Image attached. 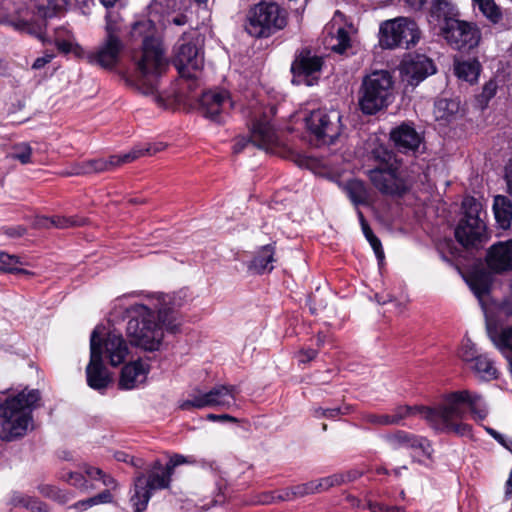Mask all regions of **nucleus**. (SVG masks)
<instances>
[{
    "instance_id": "obj_45",
    "label": "nucleus",
    "mask_w": 512,
    "mask_h": 512,
    "mask_svg": "<svg viewBox=\"0 0 512 512\" xmlns=\"http://www.w3.org/2000/svg\"><path fill=\"white\" fill-rule=\"evenodd\" d=\"M31 497V495H27L19 491H14L9 497L8 505L14 508L22 507L28 509Z\"/></svg>"
},
{
    "instance_id": "obj_55",
    "label": "nucleus",
    "mask_w": 512,
    "mask_h": 512,
    "mask_svg": "<svg viewBox=\"0 0 512 512\" xmlns=\"http://www.w3.org/2000/svg\"><path fill=\"white\" fill-rule=\"evenodd\" d=\"M368 242L371 245L378 261L381 263L384 260V251L382 248L381 241L377 237H374L372 239H369Z\"/></svg>"
},
{
    "instance_id": "obj_58",
    "label": "nucleus",
    "mask_w": 512,
    "mask_h": 512,
    "mask_svg": "<svg viewBox=\"0 0 512 512\" xmlns=\"http://www.w3.org/2000/svg\"><path fill=\"white\" fill-rule=\"evenodd\" d=\"M497 85L493 81H489L485 84L483 91H482V97L488 101L490 100L495 94H496Z\"/></svg>"
},
{
    "instance_id": "obj_41",
    "label": "nucleus",
    "mask_w": 512,
    "mask_h": 512,
    "mask_svg": "<svg viewBox=\"0 0 512 512\" xmlns=\"http://www.w3.org/2000/svg\"><path fill=\"white\" fill-rule=\"evenodd\" d=\"M333 40H335V43L331 44V49L337 53H343L349 47L350 38L348 32L342 26L336 28V35L332 37Z\"/></svg>"
},
{
    "instance_id": "obj_57",
    "label": "nucleus",
    "mask_w": 512,
    "mask_h": 512,
    "mask_svg": "<svg viewBox=\"0 0 512 512\" xmlns=\"http://www.w3.org/2000/svg\"><path fill=\"white\" fill-rule=\"evenodd\" d=\"M33 226L38 229H49L53 227L52 217L37 216L34 219Z\"/></svg>"
},
{
    "instance_id": "obj_21",
    "label": "nucleus",
    "mask_w": 512,
    "mask_h": 512,
    "mask_svg": "<svg viewBox=\"0 0 512 512\" xmlns=\"http://www.w3.org/2000/svg\"><path fill=\"white\" fill-rule=\"evenodd\" d=\"M390 140L399 152L414 154L419 151L423 136L412 125L403 123L391 130Z\"/></svg>"
},
{
    "instance_id": "obj_20",
    "label": "nucleus",
    "mask_w": 512,
    "mask_h": 512,
    "mask_svg": "<svg viewBox=\"0 0 512 512\" xmlns=\"http://www.w3.org/2000/svg\"><path fill=\"white\" fill-rule=\"evenodd\" d=\"M123 48L122 41H112L104 38L97 48L87 53L86 59L92 65L111 70L119 62Z\"/></svg>"
},
{
    "instance_id": "obj_17",
    "label": "nucleus",
    "mask_w": 512,
    "mask_h": 512,
    "mask_svg": "<svg viewBox=\"0 0 512 512\" xmlns=\"http://www.w3.org/2000/svg\"><path fill=\"white\" fill-rule=\"evenodd\" d=\"M173 64L181 77L195 78V73L203 66V59L196 44L185 42L183 37L176 46Z\"/></svg>"
},
{
    "instance_id": "obj_26",
    "label": "nucleus",
    "mask_w": 512,
    "mask_h": 512,
    "mask_svg": "<svg viewBox=\"0 0 512 512\" xmlns=\"http://www.w3.org/2000/svg\"><path fill=\"white\" fill-rule=\"evenodd\" d=\"M148 372L149 367L141 360L126 364L121 371L119 387L124 390L135 388L138 384L145 381Z\"/></svg>"
},
{
    "instance_id": "obj_54",
    "label": "nucleus",
    "mask_w": 512,
    "mask_h": 512,
    "mask_svg": "<svg viewBox=\"0 0 512 512\" xmlns=\"http://www.w3.org/2000/svg\"><path fill=\"white\" fill-rule=\"evenodd\" d=\"M277 502V497L274 492H265L260 494L256 500H254V503L261 504V505H268L272 503Z\"/></svg>"
},
{
    "instance_id": "obj_31",
    "label": "nucleus",
    "mask_w": 512,
    "mask_h": 512,
    "mask_svg": "<svg viewBox=\"0 0 512 512\" xmlns=\"http://www.w3.org/2000/svg\"><path fill=\"white\" fill-rule=\"evenodd\" d=\"M344 191L356 207L359 205H369L371 202L370 191L361 180H349L344 186Z\"/></svg>"
},
{
    "instance_id": "obj_8",
    "label": "nucleus",
    "mask_w": 512,
    "mask_h": 512,
    "mask_svg": "<svg viewBox=\"0 0 512 512\" xmlns=\"http://www.w3.org/2000/svg\"><path fill=\"white\" fill-rule=\"evenodd\" d=\"M287 13L274 2H260L250 9L245 29L255 38H266L283 29Z\"/></svg>"
},
{
    "instance_id": "obj_62",
    "label": "nucleus",
    "mask_w": 512,
    "mask_h": 512,
    "mask_svg": "<svg viewBox=\"0 0 512 512\" xmlns=\"http://www.w3.org/2000/svg\"><path fill=\"white\" fill-rule=\"evenodd\" d=\"M99 480L108 488L116 489L117 481L111 476L102 471V474L99 476Z\"/></svg>"
},
{
    "instance_id": "obj_42",
    "label": "nucleus",
    "mask_w": 512,
    "mask_h": 512,
    "mask_svg": "<svg viewBox=\"0 0 512 512\" xmlns=\"http://www.w3.org/2000/svg\"><path fill=\"white\" fill-rule=\"evenodd\" d=\"M10 158L20 161L22 164L31 163L32 148L27 143H19L13 146Z\"/></svg>"
},
{
    "instance_id": "obj_25",
    "label": "nucleus",
    "mask_w": 512,
    "mask_h": 512,
    "mask_svg": "<svg viewBox=\"0 0 512 512\" xmlns=\"http://www.w3.org/2000/svg\"><path fill=\"white\" fill-rule=\"evenodd\" d=\"M459 12L453 3L448 0H434L429 11V23L435 26L450 25L458 19Z\"/></svg>"
},
{
    "instance_id": "obj_24",
    "label": "nucleus",
    "mask_w": 512,
    "mask_h": 512,
    "mask_svg": "<svg viewBox=\"0 0 512 512\" xmlns=\"http://www.w3.org/2000/svg\"><path fill=\"white\" fill-rule=\"evenodd\" d=\"M386 439L392 449H419L427 458H431L432 456L433 448L431 442L423 436H418L403 430H398L387 435Z\"/></svg>"
},
{
    "instance_id": "obj_30",
    "label": "nucleus",
    "mask_w": 512,
    "mask_h": 512,
    "mask_svg": "<svg viewBox=\"0 0 512 512\" xmlns=\"http://www.w3.org/2000/svg\"><path fill=\"white\" fill-rule=\"evenodd\" d=\"M274 254L275 248L273 245L268 244L262 246L250 262L248 266L249 269L257 274L272 271L274 268L273 263L275 262Z\"/></svg>"
},
{
    "instance_id": "obj_19",
    "label": "nucleus",
    "mask_w": 512,
    "mask_h": 512,
    "mask_svg": "<svg viewBox=\"0 0 512 512\" xmlns=\"http://www.w3.org/2000/svg\"><path fill=\"white\" fill-rule=\"evenodd\" d=\"M276 141L273 126L266 120H258L253 124L250 138L238 137L233 146L235 154L241 153L246 147L252 145L260 149H268Z\"/></svg>"
},
{
    "instance_id": "obj_44",
    "label": "nucleus",
    "mask_w": 512,
    "mask_h": 512,
    "mask_svg": "<svg viewBox=\"0 0 512 512\" xmlns=\"http://www.w3.org/2000/svg\"><path fill=\"white\" fill-rule=\"evenodd\" d=\"M480 355L475 344L470 339L463 341L459 352V356L463 361L473 364Z\"/></svg>"
},
{
    "instance_id": "obj_61",
    "label": "nucleus",
    "mask_w": 512,
    "mask_h": 512,
    "mask_svg": "<svg viewBox=\"0 0 512 512\" xmlns=\"http://www.w3.org/2000/svg\"><path fill=\"white\" fill-rule=\"evenodd\" d=\"M53 58L52 54H45L42 57H38L32 64V68L35 70L43 68L46 64L50 63Z\"/></svg>"
},
{
    "instance_id": "obj_5",
    "label": "nucleus",
    "mask_w": 512,
    "mask_h": 512,
    "mask_svg": "<svg viewBox=\"0 0 512 512\" xmlns=\"http://www.w3.org/2000/svg\"><path fill=\"white\" fill-rule=\"evenodd\" d=\"M38 389H24L0 403V438L12 441L23 437L32 425V412L40 406Z\"/></svg>"
},
{
    "instance_id": "obj_43",
    "label": "nucleus",
    "mask_w": 512,
    "mask_h": 512,
    "mask_svg": "<svg viewBox=\"0 0 512 512\" xmlns=\"http://www.w3.org/2000/svg\"><path fill=\"white\" fill-rule=\"evenodd\" d=\"M52 224L54 228L66 229L70 227L82 226L86 224L85 218L78 216L65 217V216H53Z\"/></svg>"
},
{
    "instance_id": "obj_64",
    "label": "nucleus",
    "mask_w": 512,
    "mask_h": 512,
    "mask_svg": "<svg viewBox=\"0 0 512 512\" xmlns=\"http://www.w3.org/2000/svg\"><path fill=\"white\" fill-rule=\"evenodd\" d=\"M277 502L278 501H292L294 500V496L292 494V488H286L276 494Z\"/></svg>"
},
{
    "instance_id": "obj_50",
    "label": "nucleus",
    "mask_w": 512,
    "mask_h": 512,
    "mask_svg": "<svg viewBox=\"0 0 512 512\" xmlns=\"http://www.w3.org/2000/svg\"><path fill=\"white\" fill-rule=\"evenodd\" d=\"M363 420L374 425L390 426L389 414L367 413L363 415Z\"/></svg>"
},
{
    "instance_id": "obj_35",
    "label": "nucleus",
    "mask_w": 512,
    "mask_h": 512,
    "mask_svg": "<svg viewBox=\"0 0 512 512\" xmlns=\"http://www.w3.org/2000/svg\"><path fill=\"white\" fill-rule=\"evenodd\" d=\"M460 108L459 101L455 99H438L434 105V115L437 120H450L458 113Z\"/></svg>"
},
{
    "instance_id": "obj_22",
    "label": "nucleus",
    "mask_w": 512,
    "mask_h": 512,
    "mask_svg": "<svg viewBox=\"0 0 512 512\" xmlns=\"http://www.w3.org/2000/svg\"><path fill=\"white\" fill-rule=\"evenodd\" d=\"M96 330L98 331L97 328ZM96 341L101 347L102 355L105 354L112 366H118L125 361L129 348L121 334L109 332L103 341L97 334Z\"/></svg>"
},
{
    "instance_id": "obj_49",
    "label": "nucleus",
    "mask_w": 512,
    "mask_h": 512,
    "mask_svg": "<svg viewBox=\"0 0 512 512\" xmlns=\"http://www.w3.org/2000/svg\"><path fill=\"white\" fill-rule=\"evenodd\" d=\"M194 460H192L190 457L183 456L181 454H174L170 457L168 463L166 464V468L169 470V472L173 475L174 469L182 464H191Z\"/></svg>"
},
{
    "instance_id": "obj_63",
    "label": "nucleus",
    "mask_w": 512,
    "mask_h": 512,
    "mask_svg": "<svg viewBox=\"0 0 512 512\" xmlns=\"http://www.w3.org/2000/svg\"><path fill=\"white\" fill-rule=\"evenodd\" d=\"M505 179L507 183L508 193L512 196V158L509 160L505 168Z\"/></svg>"
},
{
    "instance_id": "obj_59",
    "label": "nucleus",
    "mask_w": 512,
    "mask_h": 512,
    "mask_svg": "<svg viewBox=\"0 0 512 512\" xmlns=\"http://www.w3.org/2000/svg\"><path fill=\"white\" fill-rule=\"evenodd\" d=\"M96 505L98 504H106L111 503L113 500V496L109 489L102 491L101 493L94 496Z\"/></svg>"
},
{
    "instance_id": "obj_10",
    "label": "nucleus",
    "mask_w": 512,
    "mask_h": 512,
    "mask_svg": "<svg viewBox=\"0 0 512 512\" xmlns=\"http://www.w3.org/2000/svg\"><path fill=\"white\" fill-rule=\"evenodd\" d=\"M420 38V31L415 21L400 17L385 21L380 26L379 43L383 48H406L414 45Z\"/></svg>"
},
{
    "instance_id": "obj_40",
    "label": "nucleus",
    "mask_w": 512,
    "mask_h": 512,
    "mask_svg": "<svg viewBox=\"0 0 512 512\" xmlns=\"http://www.w3.org/2000/svg\"><path fill=\"white\" fill-rule=\"evenodd\" d=\"M18 264H20V261L17 256L0 252V271L8 273H26V271L17 267Z\"/></svg>"
},
{
    "instance_id": "obj_3",
    "label": "nucleus",
    "mask_w": 512,
    "mask_h": 512,
    "mask_svg": "<svg viewBox=\"0 0 512 512\" xmlns=\"http://www.w3.org/2000/svg\"><path fill=\"white\" fill-rule=\"evenodd\" d=\"M126 313L129 318L126 333L130 343L149 352L159 350L164 330L177 333L181 326L174 297L169 294L147 296L144 302L128 307Z\"/></svg>"
},
{
    "instance_id": "obj_12",
    "label": "nucleus",
    "mask_w": 512,
    "mask_h": 512,
    "mask_svg": "<svg viewBox=\"0 0 512 512\" xmlns=\"http://www.w3.org/2000/svg\"><path fill=\"white\" fill-rule=\"evenodd\" d=\"M308 130L323 144H332L342 131L341 114L338 110L318 109L306 117Z\"/></svg>"
},
{
    "instance_id": "obj_53",
    "label": "nucleus",
    "mask_w": 512,
    "mask_h": 512,
    "mask_svg": "<svg viewBox=\"0 0 512 512\" xmlns=\"http://www.w3.org/2000/svg\"><path fill=\"white\" fill-rule=\"evenodd\" d=\"M115 458L119 462H125L128 463L136 468H141L142 464L140 463V460L135 459L134 457L128 455L125 452L118 451L115 453Z\"/></svg>"
},
{
    "instance_id": "obj_52",
    "label": "nucleus",
    "mask_w": 512,
    "mask_h": 512,
    "mask_svg": "<svg viewBox=\"0 0 512 512\" xmlns=\"http://www.w3.org/2000/svg\"><path fill=\"white\" fill-rule=\"evenodd\" d=\"M338 475L342 478L341 485L357 480L363 475V472L358 469H352L345 472H340Z\"/></svg>"
},
{
    "instance_id": "obj_7",
    "label": "nucleus",
    "mask_w": 512,
    "mask_h": 512,
    "mask_svg": "<svg viewBox=\"0 0 512 512\" xmlns=\"http://www.w3.org/2000/svg\"><path fill=\"white\" fill-rule=\"evenodd\" d=\"M163 149L164 146L162 144H149L144 148L136 147L130 152L122 155H111L108 159L97 158L82 162H75L71 164L67 170L63 171L62 174L65 176H80L93 173L111 172L123 164L130 163L145 155L152 156Z\"/></svg>"
},
{
    "instance_id": "obj_51",
    "label": "nucleus",
    "mask_w": 512,
    "mask_h": 512,
    "mask_svg": "<svg viewBox=\"0 0 512 512\" xmlns=\"http://www.w3.org/2000/svg\"><path fill=\"white\" fill-rule=\"evenodd\" d=\"M485 430L489 435H491L498 443H500L502 446H504L507 450L512 452V440H506L504 435L497 432L493 428L485 427Z\"/></svg>"
},
{
    "instance_id": "obj_9",
    "label": "nucleus",
    "mask_w": 512,
    "mask_h": 512,
    "mask_svg": "<svg viewBox=\"0 0 512 512\" xmlns=\"http://www.w3.org/2000/svg\"><path fill=\"white\" fill-rule=\"evenodd\" d=\"M172 474L160 461H155L147 475L140 473L133 482L130 502L135 512L146 510L148 503L156 490L170 487Z\"/></svg>"
},
{
    "instance_id": "obj_32",
    "label": "nucleus",
    "mask_w": 512,
    "mask_h": 512,
    "mask_svg": "<svg viewBox=\"0 0 512 512\" xmlns=\"http://www.w3.org/2000/svg\"><path fill=\"white\" fill-rule=\"evenodd\" d=\"M462 209L464 216L460 221L476 224V231L482 230V223H484L480 217L482 204L476 198L468 196L462 201ZM478 233L476 232V234Z\"/></svg>"
},
{
    "instance_id": "obj_38",
    "label": "nucleus",
    "mask_w": 512,
    "mask_h": 512,
    "mask_svg": "<svg viewBox=\"0 0 512 512\" xmlns=\"http://www.w3.org/2000/svg\"><path fill=\"white\" fill-rule=\"evenodd\" d=\"M350 411H351L350 405H344V406L335 407V408L318 407L313 410V416L315 418L337 419L341 415L349 414Z\"/></svg>"
},
{
    "instance_id": "obj_34",
    "label": "nucleus",
    "mask_w": 512,
    "mask_h": 512,
    "mask_svg": "<svg viewBox=\"0 0 512 512\" xmlns=\"http://www.w3.org/2000/svg\"><path fill=\"white\" fill-rule=\"evenodd\" d=\"M455 74L459 79L473 83L480 74V63L475 59L458 62L455 64Z\"/></svg>"
},
{
    "instance_id": "obj_13",
    "label": "nucleus",
    "mask_w": 512,
    "mask_h": 512,
    "mask_svg": "<svg viewBox=\"0 0 512 512\" xmlns=\"http://www.w3.org/2000/svg\"><path fill=\"white\" fill-rule=\"evenodd\" d=\"M440 34L451 48L461 52H469L478 46L481 39L475 24L459 19L442 26Z\"/></svg>"
},
{
    "instance_id": "obj_27",
    "label": "nucleus",
    "mask_w": 512,
    "mask_h": 512,
    "mask_svg": "<svg viewBox=\"0 0 512 512\" xmlns=\"http://www.w3.org/2000/svg\"><path fill=\"white\" fill-rule=\"evenodd\" d=\"M476 232V224L460 221L455 229V237L464 247H477L487 238L485 223H482V230L478 234Z\"/></svg>"
},
{
    "instance_id": "obj_4",
    "label": "nucleus",
    "mask_w": 512,
    "mask_h": 512,
    "mask_svg": "<svg viewBox=\"0 0 512 512\" xmlns=\"http://www.w3.org/2000/svg\"><path fill=\"white\" fill-rule=\"evenodd\" d=\"M369 158L376 162V166L367 171V176L382 195L402 197L410 190L413 181L392 150L375 143L369 152Z\"/></svg>"
},
{
    "instance_id": "obj_60",
    "label": "nucleus",
    "mask_w": 512,
    "mask_h": 512,
    "mask_svg": "<svg viewBox=\"0 0 512 512\" xmlns=\"http://www.w3.org/2000/svg\"><path fill=\"white\" fill-rule=\"evenodd\" d=\"M471 288L474 292V294L476 295L477 298L479 299H482V297H484L486 294H488V285L485 284V283H481V284H475L473 283L471 285Z\"/></svg>"
},
{
    "instance_id": "obj_48",
    "label": "nucleus",
    "mask_w": 512,
    "mask_h": 512,
    "mask_svg": "<svg viewBox=\"0 0 512 512\" xmlns=\"http://www.w3.org/2000/svg\"><path fill=\"white\" fill-rule=\"evenodd\" d=\"M294 499L304 497L316 492V482L310 481L304 484H299L291 487Z\"/></svg>"
},
{
    "instance_id": "obj_46",
    "label": "nucleus",
    "mask_w": 512,
    "mask_h": 512,
    "mask_svg": "<svg viewBox=\"0 0 512 512\" xmlns=\"http://www.w3.org/2000/svg\"><path fill=\"white\" fill-rule=\"evenodd\" d=\"M342 478L338 473L330 475L328 477L321 478L316 482V492L327 490L333 486L341 485Z\"/></svg>"
},
{
    "instance_id": "obj_37",
    "label": "nucleus",
    "mask_w": 512,
    "mask_h": 512,
    "mask_svg": "<svg viewBox=\"0 0 512 512\" xmlns=\"http://www.w3.org/2000/svg\"><path fill=\"white\" fill-rule=\"evenodd\" d=\"M105 39L112 41H122L120 34L122 32V21L118 14L108 13L106 15Z\"/></svg>"
},
{
    "instance_id": "obj_56",
    "label": "nucleus",
    "mask_w": 512,
    "mask_h": 512,
    "mask_svg": "<svg viewBox=\"0 0 512 512\" xmlns=\"http://www.w3.org/2000/svg\"><path fill=\"white\" fill-rule=\"evenodd\" d=\"M27 510H30L31 512H48V507L38 498L32 496Z\"/></svg>"
},
{
    "instance_id": "obj_39",
    "label": "nucleus",
    "mask_w": 512,
    "mask_h": 512,
    "mask_svg": "<svg viewBox=\"0 0 512 512\" xmlns=\"http://www.w3.org/2000/svg\"><path fill=\"white\" fill-rule=\"evenodd\" d=\"M39 493L47 498H50L60 504H65L68 502L69 497L67 494L59 490L57 487L50 484H40L37 487Z\"/></svg>"
},
{
    "instance_id": "obj_47",
    "label": "nucleus",
    "mask_w": 512,
    "mask_h": 512,
    "mask_svg": "<svg viewBox=\"0 0 512 512\" xmlns=\"http://www.w3.org/2000/svg\"><path fill=\"white\" fill-rule=\"evenodd\" d=\"M62 479L66 482L70 483L71 485L80 488V489H87V480L85 477L79 473V472H67L62 475Z\"/></svg>"
},
{
    "instance_id": "obj_15",
    "label": "nucleus",
    "mask_w": 512,
    "mask_h": 512,
    "mask_svg": "<svg viewBox=\"0 0 512 512\" xmlns=\"http://www.w3.org/2000/svg\"><path fill=\"white\" fill-rule=\"evenodd\" d=\"M97 330L90 337V361L86 367V379L90 388L103 392L112 382L111 374L103 363L102 350L96 341Z\"/></svg>"
},
{
    "instance_id": "obj_6",
    "label": "nucleus",
    "mask_w": 512,
    "mask_h": 512,
    "mask_svg": "<svg viewBox=\"0 0 512 512\" xmlns=\"http://www.w3.org/2000/svg\"><path fill=\"white\" fill-rule=\"evenodd\" d=\"M394 80L387 70H375L366 75L358 91V105L365 115H374L386 108L393 99Z\"/></svg>"
},
{
    "instance_id": "obj_18",
    "label": "nucleus",
    "mask_w": 512,
    "mask_h": 512,
    "mask_svg": "<svg viewBox=\"0 0 512 512\" xmlns=\"http://www.w3.org/2000/svg\"><path fill=\"white\" fill-rule=\"evenodd\" d=\"M401 75L412 86L418 85L427 76L435 73L433 61L422 54H410L401 63Z\"/></svg>"
},
{
    "instance_id": "obj_16",
    "label": "nucleus",
    "mask_w": 512,
    "mask_h": 512,
    "mask_svg": "<svg viewBox=\"0 0 512 512\" xmlns=\"http://www.w3.org/2000/svg\"><path fill=\"white\" fill-rule=\"evenodd\" d=\"M234 102L228 91H208L202 94L200 110L204 117L216 123L225 122Z\"/></svg>"
},
{
    "instance_id": "obj_23",
    "label": "nucleus",
    "mask_w": 512,
    "mask_h": 512,
    "mask_svg": "<svg viewBox=\"0 0 512 512\" xmlns=\"http://www.w3.org/2000/svg\"><path fill=\"white\" fill-rule=\"evenodd\" d=\"M486 262L488 267L496 272L512 270V239L499 241L487 251Z\"/></svg>"
},
{
    "instance_id": "obj_2",
    "label": "nucleus",
    "mask_w": 512,
    "mask_h": 512,
    "mask_svg": "<svg viewBox=\"0 0 512 512\" xmlns=\"http://www.w3.org/2000/svg\"><path fill=\"white\" fill-rule=\"evenodd\" d=\"M464 404L469 407L475 421H482L487 417L488 409L482 396L469 390H461L446 395L435 407L398 406L389 414L390 425H399L403 419L420 414L436 433L471 436L472 426L465 422L467 414Z\"/></svg>"
},
{
    "instance_id": "obj_33",
    "label": "nucleus",
    "mask_w": 512,
    "mask_h": 512,
    "mask_svg": "<svg viewBox=\"0 0 512 512\" xmlns=\"http://www.w3.org/2000/svg\"><path fill=\"white\" fill-rule=\"evenodd\" d=\"M471 368L483 380H492L498 377V370L487 354H481Z\"/></svg>"
},
{
    "instance_id": "obj_1",
    "label": "nucleus",
    "mask_w": 512,
    "mask_h": 512,
    "mask_svg": "<svg viewBox=\"0 0 512 512\" xmlns=\"http://www.w3.org/2000/svg\"><path fill=\"white\" fill-rule=\"evenodd\" d=\"M167 7V0H153L148 6V18L135 22L131 29V36L142 40L141 55L135 58L136 74L133 85L143 95L153 97L157 103L162 102L157 94L158 78L168 67L163 44L158 36V26L167 28L170 25L183 26L188 23L186 14L169 12Z\"/></svg>"
},
{
    "instance_id": "obj_28",
    "label": "nucleus",
    "mask_w": 512,
    "mask_h": 512,
    "mask_svg": "<svg viewBox=\"0 0 512 512\" xmlns=\"http://www.w3.org/2000/svg\"><path fill=\"white\" fill-rule=\"evenodd\" d=\"M496 226L501 230H508L512 225V202L504 195H496L492 206Z\"/></svg>"
},
{
    "instance_id": "obj_11",
    "label": "nucleus",
    "mask_w": 512,
    "mask_h": 512,
    "mask_svg": "<svg viewBox=\"0 0 512 512\" xmlns=\"http://www.w3.org/2000/svg\"><path fill=\"white\" fill-rule=\"evenodd\" d=\"M239 390L234 385H216L208 392L191 394L190 398L179 402V409L192 410L203 408H220L233 410L237 408L236 396Z\"/></svg>"
},
{
    "instance_id": "obj_36",
    "label": "nucleus",
    "mask_w": 512,
    "mask_h": 512,
    "mask_svg": "<svg viewBox=\"0 0 512 512\" xmlns=\"http://www.w3.org/2000/svg\"><path fill=\"white\" fill-rule=\"evenodd\" d=\"M473 2L493 24H497L502 20V12L494 0H473Z\"/></svg>"
},
{
    "instance_id": "obj_29",
    "label": "nucleus",
    "mask_w": 512,
    "mask_h": 512,
    "mask_svg": "<svg viewBox=\"0 0 512 512\" xmlns=\"http://www.w3.org/2000/svg\"><path fill=\"white\" fill-rule=\"evenodd\" d=\"M488 335L496 348L507 359L512 371V326L501 331L488 328Z\"/></svg>"
},
{
    "instance_id": "obj_14",
    "label": "nucleus",
    "mask_w": 512,
    "mask_h": 512,
    "mask_svg": "<svg viewBox=\"0 0 512 512\" xmlns=\"http://www.w3.org/2000/svg\"><path fill=\"white\" fill-rule=\"evenodd\" d=\"M323 67V58L309 49L299 51L291 65L292 83L313 86L318 83Z\"/></svg>"
}]
</instances>
